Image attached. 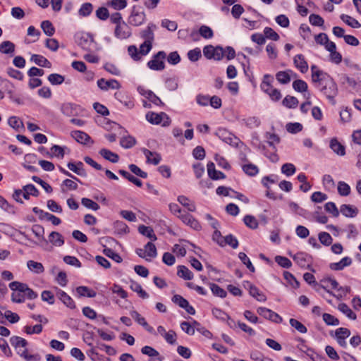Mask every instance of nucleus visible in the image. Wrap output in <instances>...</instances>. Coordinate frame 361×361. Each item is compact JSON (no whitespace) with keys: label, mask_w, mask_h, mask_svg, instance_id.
<instances>
[{"label":"nucleus","mask_w":361,"mask_h":361,"mask_svg":"<svg viewBox=\"0 0 361 361\" xmlns=\"http://www.w3.org/2000/svg\"><path fill=\"white\" fill-rule=\"evenodd\" d=\"M312 81L333 104H336L335 97L338 93V86L333 78L327 73L317 69L312 75Z\"/></svg>","instance_id":"obj_1"},{"label":"nucleus","mask_w":361,"mask_h":361,"mask_svg":"<svg viewBox=\"0 0 361 361\" xmlns=\"http://www.w3.org/2000/svg\"><path fill=\"white\" fill-rule=\"evenodd\" d=\"M147 17L143 8L140 6L134 5L128 17V23L134 27H138L144 24Z\"/></svg>","instance_id":"obj_2"},{"label":"nucleus","mask_w":361,"mask_h":361,"mask_svg":"<svg viewBox=\"0 0 361 361\" xmlns=\"http://www.w3.org/2000/svg\"><path fill=\"white\" fill-rule=\"evenodd\" d=\"M215 135L223 142L235 148L239 147V144H243L238 137L235 136L225 128H218L215 132Z\"/></svg>","instance_id":"obj_3"},{"label":"nucleus","mask_w":361,"mask_h":361,"mask_svg":"<svg viewBox=\"0 0 361 361\" xmlns=\"http://www.w3.org/2000/svg\"><path fill=\"white\" fill-rule=\"evenodd\" d=\"M145 117L149 123L154 125L161 124L163 119H164V121L161 125L164 127L169 126L171 123L170 117L164 112L157 114L153 111H149L146 114Z\"/></svg>","instance_id":"obj_4"},{"label":"nucleus","mask_w":361,"mask_h":361,"mask_svg":"<svg viewBox=\"0 0 361 361\" xmlns=\"http://www.w3.org/2000/svg\"><path fill=\"white\" fill-rule=\"evenodd\" d=\"M166 54L164 51H159L152 56V59L147 62V66L153 71H162L165 68L164 60Z\"/></svg>","instance_id":"obj_5"},{"label":"nucleus","mask_w":361,"mask_h":361,"mask_svg":"<svg viewBox=\"0 0 361 361\" xmlns=\"http://www.w3.org/2000/svg\"><path fill=\"white\" fill-rule=\"evenodd\" d=\"M257 312L260 316L276 324H279L283 320L279 314L267 307H259L257 308Z\"/></svg>","instance_id":"obj_6"},{"label":"nucleus","mask_w":361,"mask_h":361,"mask_svg":"<svg viewBox=\"0 0 361 361\" xmlns=\"http://www.w3.org/2000/svg\"><path fill=\"white\" fill-rule=\"evenodd\" d=\"M76 42L82 49L90 51L92 43L94 42V39L90 34L85 33L77 36Z\"/></svg>","instance_id":"obj_7"},{"label":"nucleus","mask_w":361,"mask_h":361,"mask_svg":"<svg viewBox=\"0 0 361 361\" xmlns=\"http://www.w3.org/2000/svg\"><path fill=\"white\" fill-rule=\"evenodd\" d=\"M289 255L293 257V260L300 266L301 268H307L310 269L312 271H314V269L311 268V265L308 264V258L311 257L307 253L300 252L297 254L292 255L291 253H289Z\"/></svg>","instance_id":"obj_8"},{"label":"nucleus","mask_w":361,"mask_h":361,"mask_svg":"<svg viewBox=\"0 0 361 361\" xmlns=\"http://www.w3.org/2000/svg\"><path fill=\"white\" fill-rule=\"evenodd\" d=\"M97 86L103 91H107L109 88L113 90H119L121 84L115 79L105 80L104 78H101L97 80Z\"/></svg>","instance_id":"obj_9"},{"label":"nucleus","mask_w":361,"mask_h":361,"mask_svg":"<svg viewBox=\"0 0 361 361\" xmlns=\"http://www.w3.org/2000/svg\"><path fill=\"white\" fill-rule=\"evenodd\" d=\"M114 35L118 39H127L131 35L130 28L125 21L121 25H116Z\"/></svg>","instance_id":"obj_10"},{"label":"nucleus","mask_w":361,"mask_h":361,"mask_svg":"<svg viewBox=\"0 0 361 361\" xmlns=\"http://www.w3.org/2000/svg\"><path fill=\"white\" fill-rule=\"evenodd\" d=\"M71 136L76 140V142L84 145L90 142L91 144L94 143V141L91 137L87 133L81 130L72 131Z\"/></svg>","instance_id":"obj_11"},{"label":"nucleus","mask_w":361,"mask_h":361,"mask_svg":"<svg viewBox=\"0 0 361 361\" xmlns=\"http://www.w3.org/2000/svg\"><path fill=\"white\" fill-rule=\"evenodd\" d=\"M178 217L182 220V221L184 224L190 226L192 228L196 231H200L202 228V226L199 221L188 213L181 214Z\"/></svg>","instance_id":"obj_12"},{"label":"nucleus","mask_w":361,"mask_h":361,"mask_svg":"<svg viewBox=\"0 0 361 361\" xmlns=\"http://www.w3.org/2000/svg\"><path fill=\"white\" fill-rule=\"evenodd\" d=\"M56 295L59 299L70 309H75L76 307L73 300L63 290L56 287Z\"/></svg>","instance_id":"obj_13"},{"label":"nucleus","mask_w":361,"mask_h":361,"mask_svg":"<svg viewBox=\"0 0 361 361\" xmlns=\"http://www.w3.org/2000/svg\"><path fill=\"white\" fill-rule=\"evenodd\" d=\"M157 29V25L153 23H149L146 29L140 32V37L145 39V41H149L150 43H153L154 40V31Z\"/></svg>","instance_id":"obj_14"},{"label":"nucleus","mask_w":361,"mask_h":361,"mask_svg":"<svg viewBox=\"0 0 361 361\" xmlns=\"http://www.w3.org/2000/svg\"><path fill=\"white\" fill-rule=\"evenodd\" d=\"M207 173L209 177L214 180L226 178V175L215 169V165L212 161H209L207 164Z\"/></svg>","instance_id":"obj_15"},{"label":"nucleus","mask_w":361,"mask_h":361,"mask_svg":"<svg viewBox=\"0 0 361 361\" xmlns=\"http://www.w3.org/2000/svg\"><path fill=\"white\" fill-rule=\"evenodd\" d=\"M130 314L138 324L141 325L149 333L152 334L154 332L153 327L148 324L145 319L138 312L133 310L130 312Z\"/></svg>","instance_id":"obj_16"},{"label":"nucleus","mask_w":361,"mask_h":361,"mask_svg":"<svg viewBox=\"0 0 361 361\" xmlns=\"http://www.w3.org/2000/svg\"><path fill=\"white\" fill-rule=\"evenodd\" d=\"M114 97L118 102L123 104L128 109H132L135 105L133 99L129 97L125 92H116L114 94Z\"/></svg>","instance_id":"obj_17"},{"label":"nucleus","mask_w":361,"mask_h":361,"mask_svg":"<svg viewBox=\"0 0 361 361\" xmlns=\"http://www.w3.org/2000/svg\"><path fill=\"white\" fill-rule=\"evenodd\" d=\"M295 66L298 68L302 73H305L308 71V64L305 56L301 54H297L293 59Z\"/></svg>","instance_id":"obj_18"},{"label":"nucleus","mask_w":361,"mask_h":361,"mask_svg":"<svg viewBox=\"0 0 361 361\" xmlns=\"http://www.w3.org/2000/svg\"><path fill=\"white\" fill-rule=\"evenodd\" d=\"M249 294L259 302H265L267 296L252 283H248Z\"/></svg>","instance_id":"obj_19"},{"label":"nucleus","mask_w":361,"mask_h":361,"mask_svg":"<svg viewBox=\"0 0 361 361\" xmlns=\"http://www.w3.org/2000/svg\"><path fill=\"white\" fill-rule=\"evenodd\" d=\"M143 153L146 157L147 163L157 165L161 160V156L160 154L156 152H152L147 149H143Z\"/></svg>","instance_id":"obj_20"},{"label":"nucleus","mask_w":361,"mask_h":361,"mask_svg":"<svg viewBox=\"0 0 361 361\" xmlns=\"http://www.w3.org/2000/svg\"><path fill=\"white\" fill-rule=\"evenodd\" d=\"M99 154L106 160L111 163H117L119 161V156L118 154L111 152L109 149L102 148L99 150Z\"/></svg>","instance_id":"obj_21"},{"label":"nucleus","mask_w":361,"mask_h":361,"mask_svg":"<svg viewBox=\"0 0 361 361\" xmlns=\"http://www.w3.org/2000/svg\"><path fill=\"white\" fill-rule=\"evenodd\" d=\"M352 264V259L349 257H345L341 259L338 262H334L329 264V268L331 270L341 271L345 267L350 266Z\"/></svg>","instance_id":"obj_22"},{"label":"nucleus","mask_w":361,"mask_h":361,"mask_svg":"<svg viewBox=\"0 0 361 361\" xmlns=\"http://www.w3.org/2000/svg\"><path fill=\"white\" fill-rule=\"evenodd\" d=\"M15 44L11 41H4L0 44V52L1 54L13 56L15 52Z\"/></svg>","instance_id":"obj_23"},{"label":"nucleus","mask_w":361,"mask_h":361,"mask_svg":"<svg viewBox=\"0 0 361 361\" xmlns=\"http://www.w3.org/2000/svg\"><path fill=\"white\" fill-rule=\"evenodd\" d=\"M138 231L140 234L149 238L152 241L157 240V237L154 233L153 228L150 226H147L143 224L140 225L138 226Z\"/></svg>","instance_id":"obj_24"},{"label":"nucleus","mask_w":361,"mask_h":361,"mask_svg":"<svg viewBox=\"0 0 361 361\" xmlns=\"http://www.w3.org/2000/svg\"><path fill=\"white\" fill-rule=\"evenodd\" d=\"M340 211L345 217H355L358 214V209L350 204H343L341 206Z\"/></svg>","instance_id":"obj_25"},{"label":"nucleus","mask_w":361,"mask_h":361,"mask_svg":"<svg viewBox=\"0 0 361 361\" xmlns=\"http://www.w3.org/2000/svg\"><path fill=\"white\" fill-rule=\"evenodd\" d=\"M30 60L39 66L44 67V68H51V62L47 59H46L45 57H44L42 55L32 54Z\"/></svg>","instance_id":"obj_26"},{"label":"nucleus","mask_w":361,"mask_h":361,"mask_svg":"<svg viewBox=\"0 0 361 361\" xmlns=\"http://www.w3.org/2000/svg\"><path fill=\"white\" fill-rule=\"evenodd\" d=\"M23 190H24L23 197L25 200H29L30 195H32L34 197H38L39 195V190L33 184H27L23 186Z\"/></svg>","instance_id":"obj_27"},{"label":"nucleus","mask_w":361,"mask_h":361,"mask_svg":"<svg viewBox=\"0 0 361 361\" xmlns=\"http://www.w3.org/2000/svg\"><path fill=\"white\" fill-rule=\"evenodd\" d=\"M76 293L79 297L94 298L97 295L96 291L85 286L77 287Z\"/></svg>","instance_id":"obj_28"},{"label":"nucleus","mask_w":361,"mask_h":361,"mask_svg":"<svg viewBox=\"0 0 361 361\" xmlns=\"http://www.w3.org/2000/svg\"><path fill=\"white\" fill-rule=\"evenodd\" d=\"M49 240L55 246H62L64 244L63 235L56 231H52L49 235Z\"/></svg>","instance_id":"obj_29"},{"label":"nucleus","mask_w":361,"mask_h":361,"mask_svg":"<svg viewBox=\"0 0 361 361\" xmlns=\"http://www.w3.org/2000/svg\"><path fill=\"white\" fill-rule=\"evenodd\" d=\"M330 147L335 153L340 156H344L345 154V147L341 145L336 138H333L330 141Z\"/></svg>","instance_id":"obj_30"},{"label":"nucleus","mask_w":361,"mask_h":361,"mask_svg":"<svg viewBox=\"0 0 361 361\" xmlns=\"http://www.w3.org/2000/svg\"><path fill=\"white\" fill-rule=\"evenodd\" d=\"M130 289L133 291L136 292L140 298H142V299H146L149 298V294L145 290L142 289L140 283L133 280H130Z\"/></svg>","instance_id":"obj_31"},{"label":"nucleus","mask_w":361,"mask_h":361,"mask_svg":"<svg viewBox=\"0 0 361 361\" xmlns=\"http://www.w3.org/2000/svg\"><path fill=\"white\" fill-rule=\"evenodd\" d=\"M177 275L185 280H191L193 278L192 272L184 265L178 267Z\"/></svg>","instance_id":"obj_32"},{"label":"nucleus","mask_w":361,"mask_h":361,"mask_svg":"<svg viewBox=\"0 0 361 361\" xmlns=\"http://www.w3.org/2000/svg\"><path fill=\"white\" fill-rule=\"evenodd\" d=\"M293 71L291 70H287L285 71H279L276 74V78L278 80L279 82L283 85H286L290 82V76L289 75V73H292Z\"/></svg>","instance_id":"obj_33"},{"label":"nucleus","mask_w":361,"mask_h":361,"mask_svg":"<svg viewBox=\"0 0 361 361\" xmlns=\"http://www.w3.org/2000/svg\"><path fill=\"white\" fill-rule=\"evenodd\" d=\"M178 201L183 207H186L190 212H195L196 210V206L193 202H191L187 197L184 195H180L178 197Z\"/></svg>","instance_id":"obj_34"},{"label":"nucleus","mask_w":361,"mask_h":361,"mask_svg":"<svg viewBox=\"0 0 361 361\" xmlns=\"http://www.w3.org/2000/svg\"><path fill=\"white\" fill-rule=\"evenodd\" d=\"M41 28L42 29L44 33L49 36L51 37L55 33V27L51 21L46 20L42 22Z\"/></svg>","instance_id":"obj_35"},{"label":"nucleus","mask_w":361,"mask_h":361,"mask_svg":"<svg viewBox=\"0 0 361 361\" xmlns=\"http://www.w3.org/2000/svg\"><path fill=\"white\" fill-rule=\"evenodd\" d=\"M209 286L214 295L219 297L221 298H224L226 297L227 292L224 289L221 288L219 285L214 283H209Z\"/></svg>","instance_id":"obj_36"},{"label":"nucleus","mask_w":361,"mask_h":361,"mask_svg":"<svg viewBox=\"0 0 361 361\" xmlns=\"http://www.w3.org/2000/svg\"><path fill=\"white\" fill-rule=\"evenodd\" d=\"M298 99L290 95H287L282 101V105L288 109H295L298 105Z\"/></svg>","instance_id":"obj_37"},{"label":"nucleus","mask_w":361,"mask_h":361,"mask_svg":"<svg viewBox=\"0 0 361 361\" xmlns=\"http://www.w3.org/2000/svg\"><path fill=\"white\" fill-rule=\"evenodd\" d=\"M136 144V140L131 135L123 137L120 140V145L125 149H129L135 146Z\"/></svg>","instance_id":"obj_38"},{"label":"nucleus","mask_w":361,"mask_h":361,"mask_svg":"<svg viewBox=\"0 0 361 361\" xmlns=\"http://www.w3.org/2000/svg\"><path fill=\"white\" fill-rule=\"evenodd\" d=\"M242 169L249 176H255L259 173L258 167L252 163L244 164Z\"/></svg>","instance_id":"obj_39"},{"label":"nucleus","mask_w":361,"mask_h":361,"mask_svg":"<svg viewBox=\"0 0 361 361\" xmlns=\"http://www.w3.org/2000/svg\"><path fill=\"white\" fill-rule=\"evenodd\" d=\"M340 18L343 22L353 28H359L361 26L360 23L356 19L348 15L342 14Z\"/></svg>","instance_id":"obj_40"},{"label":"nucleus","mask_w":361,"mask_h":361,"mask_svg":"<svg viewBox=\"0 0 361 361\" xmlns=\"http://www.w3.org/2000/svg\"><path fill=\"white\" fill-rule=\"evenodd\" d=\"M338 309L345 314L349 319L355 320L357 318V315L354 313L345 303H340L338 306Z\"/></svg>","instance_id":"obj_41"},{"label":"nucleus","mask_w":361,"mask_h":361,"mask_svg":"<svg viewBox=\"0 0 361 361\" xmlns=\"http://www.w3.org/2000/svg\"><path fill=\"white\" fill-rule=\"evenodd\" d=\"M283 277L293 288L297 289L300 287V282L290 272L283 271Z\"/></svg>","instance_id":"obj_42"},{"label":"nucleus","mask_w":361,"mask_h":361,"mask_svg":"<svg viewBox=\"0 0 361 361\" xmlns=\"http://www.w3.org/2000/svg\"><path fill=\"white\" fill-rule=\"evenodd\" d=\"M226 245H228L233 249H236L239 245V243L238 239L234 235L232 234H228L224 237L223 247L226 246Z\"/></svg>","instance_id":"obj_43"},{"label":"nucleus","mask_w":361,"mask_h":361,"mask_svg":"<svg viewBox=\"0 0 361 361\" xmlns=\"http://www.w3.org/2000/svg\"><path fill=\"white\" fill-rule=\"evenodd\" d=\"M75 105L72 103H64L61 106L62 114L66 116H72L74 115Z\"/></svg>","instance_id":"obj_44"},{"label":"nucleus","mask_w":361,"mask_h":361,"mask_svg":"<svg viewBox=\"0 0 361 361\" xmlns=\"http://www.w3.org/2000/svg\"><path fill=\"white\" fill-rule=\"evenodd\" d=\"M27 266L30 270H34L37 274H42L44 271V266L42 263L33 260H29Z\"/></svg>","instance_id":"obj_45"},{"label":"nucleus","mask_w":361,"mask_h":361,"mask_svg":"<svg viewBox=\"0 0 361 361\" xmlns=\"http://www.w3.org/2000/svg\"><path fill=\"white\" fill-rule=\"evenodd\" d=\"M293 88L298 92H305L307 90L308 85L307 82L302 80L298 79L293 81Z\"/></svg>","instance_id":"obj_46"},{"label":"nucleus","mask_w":361,"mask_h":361,"mask_svg":"<svg viewBox=\"0 0 361 361\" xmlns=\"http://www.w3.org/2000/svg\"><path fill=\"white\" fill-rule=\"evenodd\" d=\"M115 233L119 235L126 234L129 232L128 226L121 221L114 222Z\"/></svg>","instance_id":"obj_47"},{"label":"nucleus","mask_w":361,"mask_h":361,"mask_svg":"<svg viewBox=\"0 0 361 361\" xmlns=\"http://www.w3.org/2000/svg\"><path fill=\"white\" fill-rule=\"evenodd\" d=\"M103 253L106 257L111 258V259L114 260L117 263H121L123 261L122 257L120 256L119 254L115 252L112 249L105 247L103 250Z\"/></svg>","instance_id":"obj_48"},{"label":"nucleus","mask_w":361,"mask_h":361,"mask_svg":"<svg viewBox=\"0 0 361 361\" xmlns=\"http://www.w3.org/2000/svg\"><path fill=\"white\" fill-rule=\"evenodd\" d=\"M93 10V6L91 3L87 2L82 4L80 8L78 11V14L82 17H87L90 16Z\"/></svg>","instance_id":"obj_49"},{"label":"nucleus","mask_w":361,"mask_h":361,"mask_svg":"<svg viewBox=\"0 0 361 361\" xmlns=\"http://www.w3.org/2000/svg\"><path fill=\"white\" fill-rule=\"evenodd\" d=\"M238 257L242 262L243 264H244L247 268L250 270V271L254 273L255 271V268L252 265L251 261L250 260L249 257L247 256V255L245 252H240L238 254Z\"/></svg>","instance_id":"obj_50"},{"label":"nucleus","mask_w":361,"mask_h":361,"mask_svg":"<svg viewBox=\"0 0 361 361\" xmlns=\"http://www.w3.org/2000/svg\"><path fill=\"white\" fill-rule=\"evenodd\" d=\"M274 78L269 74H265L263 77V80L260 85L261 89L263 92H267L269 88L272 85Z\"/></svg>","instance_id":"obj_51"},{"label":"nucleus","mask_w":361,"mask_h":361,"mask_svg":"<svg viewBox=\"0 0 361 361\" xmlns=\"http://www.w3.org/2000/svg\"><path fill=\"white\" fill-rule=\"evenodd\" d=\"M243 221L251 229H256L259 225L256 218L252 215H245L243 218Z\"/></svg>","instance_id":"obj_52"},{"label":"nucleus","mask_w":361,"mask_h":361,"mask_svg":"<svg viewBox=\"0 0 361 361\" xmlns=\"http://www.w3.org/2000/svg\"><path fill=\"white\" fill-rule=\"evenodd\" d=\"M48 80L53 85H59L62 84L65 78L63 75L58 74V73H51L48 76Z\"/></svg>","instance_id":"obj_53"},{"label":"nucleus","mask_w":361,"mask_h":361,"mask_svg":"<svg viewBox=\"0 0 361 361\" xmlns=\"http://www.w3.org/2000/svg\"><path fill=\"white\" fill-rule=\"evenodd\" d=\"M322 318L324 322L328 326H337L340 323L338 319L329 313H324L322 314Z\"/></svg>","instance_id":"obj_54"},{"label":"nucleus","mask_w":361,"mask_h":361,"mask_svg":"<svg viewBox=\"0 0 361 361\" xmlns=\"http://www.w3.org/2000/svg\"><path fill=\"white\" fill-rule=\"evenodd\" d=\"M10 342L13 346H14L16 348L21 346V347H26L27 345V341L20 336H13L10 338Z\"/></svg>","instance_id":"obj_55"},{"label":"nucleus","mask_w":361,"mask_h":361,"mask_svg":"<svg viewBox=\"0 0 361 361\" xmlns=\"http://www.w3.org/2000/svg\"><path fill=\"white\" fill-rule=\"evenodd\" d=\"M289 323L290 326L293 328H295L298 331L302 334H305L307 331V327L302 324L298 320L291 318L289 320Z\"/></svg>","instance_id":"obj_56"},{"label":"nucleus","mask_w":361,"mask_h":361,"mask_svg":"<svg viewBox=\"0 0 361 361\" xmlns=\"http://www.w3.org/2000/svg\"><path fill=\"white\" fill-rule=\"evenodd\" d=\"M8 125L16 131L23 128V123L16 116H11L8 121Z\"/></svg>","instance_id":"obj_57"},{"label":"nucleus","mask_w":361,"mask_h":361,"mask_svg":"<svg viewBox=\"0 0 361 361\" xmlns=\"http://www.w3.org/2000/svg\"><path fill=\"white\" fill-rule=\"evenodd\" d=\"M81 203L86 208L94 211H97L100 208L97 202L87 197L82 198Z\"/></svg>","instance_id":"obj_58"},{"label":"nucleus","mask_w":361,"mask_h":361,"mask_svg":"<svg viewBox=\"0 0 361 361\" xmlns=\"http://www.w3.org/2000/svg\"><path fill=\"white\" fill-rule=\"evenodd\" d=\"M266 94H267L270 99L274 102H278L281 98V94L280 90H279L276 88H274L271 85L270 88H269V90L267 92H264Z\"/></svg>","instance_id":"obj_59"},{"label":"nucleus","mask_w":361,"mask_h":361,"mask_svg":"<svg viewBox=\"0 0 361 361\" xmlns=\"http://www.w3.org/2000/svg\"><path fill=\"white\" fill-rule=\"evenodd\" d=\"M275 262L283 268L288 269L292 266L291 261L286 257L277 255L275 257Z\"/></svg>","instance_id":"obj_60"},{"label":"nucleus","mask_w":361,"mask_h":361,"mask_svg":"<svg viewBox=\"0 0 361 361\" xmlns=\"http://www.w3.org/2000/svg\"><path fill=\"white\" fill-rule=\"evenodd\" d=\"M324 209L326 212L331 214L334 217H338L339 216V211L336 204L333 202L326 203L324 205Z\"/></svg>","instance_id":"obj_61"},{"label":"nucleus","mask_w":361,"mask_h":361,"mask_svg":"<svg viewBox=\"0 0 361 361\" xmlns=\"http://www.w3.org/2000/svg\"><path fill=\"white\" fill-rule=\"evenodd\" d=\"M145 250L146 252L147 256L149 257H156L157 255V250L155 245L152 242H148L145 245Z\"/></svg>","instance_id":"obj_62"},{"label":"nucleus","mask_w":361,"mask_h":361,"mask_svg":"<svg viewBox=\"0 0 361 361\" xmlns=\"http://www.w3.org/2000/svg\"><path fill=\"white\" fill-rule=\"evenodd\" d=\"M338 192L341 196H348L350 193V186L343 181L338 183Z\"/></svg>","instance_id":"obj_63"},{"label":"nucleus","mask_w":361,"mask_h":361,"mask_svg":"<svg viewBox=\"0 0 361 361\" xmlns=\"http://www.w3.org/2000/svg\"><path fill=\"white\" fill-rule=\"evenodd\" d=\"M286 130L290 133H297L302 130V125L300 123H288L286 124Z\"/></svg>","instance_id":"obj_64"}]
</instances>
